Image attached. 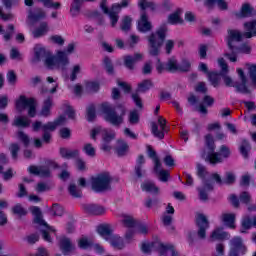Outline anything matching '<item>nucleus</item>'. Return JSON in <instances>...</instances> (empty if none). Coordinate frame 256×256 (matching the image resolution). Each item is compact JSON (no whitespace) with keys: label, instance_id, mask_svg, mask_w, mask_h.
<instances>
[{"label":"nucleus","instance_id":"1","mask_svg":"<svg viewBox=\"0 0 256 256\" xmlns=\"http://www.w3.org/2000/svg\"><path fill=\"white\" fill-rule=\"evenodd\" d=\"M218 65L221 67L220 75L226 87H235L237 93H242L243 95H251V90L249 89V87H247V76H245V72H243V69H237L238 77L241 81V83H239L234 82L233 78L227 75V73H229V66H227V63H225V59L219 58Z\"/></svg>","mask_w":256,"mask_h":256},{"label":"nucleus","instance_id":"2","mask_svg":"<svg viewBox=\"0 0 256 256\" xmlns=\"http://www.w3.org/2000/svg\"><path fill=\"white\" fill-rule=\"evenodd\" d=\"M100 111L103 113L104 121L113 125V127H121L125 123L127 108L125 104L118 103L115 107L109 102H104L100 106Z\"/></svg>","mask_w":256,"mask_h":256},{"label":"nucleus","instance_id":"3","mask_svg":"<svg viewBox=\"0 0 256 256\" xmlns=\"http://www.w3.org/2000/svg\"><path fill=\"white\" fill-rule=\"evenodd\" d=\"M65 123V116H60L57 120L54 122H47L46 124H43L41 121H36L32 124V129L34 132L39 131V129H42L43 135H42V141L39 138L34 139V147L36 149H41L43 147V143H46V145H49L51 143L53 131L59 127V125H63Z\"/></svg>","mask_w":256,"mask_h":256},{"label":"nucleus","instance_id":"4","mask_svg":"<svg viewBox=\"0 0 256 256\" xmlns=\"http://www.w3.org/2000/svg\"><path fill=\"white\" fill-rule=\"evenodd\" d=\"M167 37V26H161L156 32H152L147 36L149 54L152 57H157L165 43V38Z\"/></svg>","mask_w":256,"mask_h":256},{"label":"nucleus","instance_id":"5","mask_svg":"<svg viewBox=\"0 0 256 256\" xmlns=\"http://www.w3.org/2000/svg\"><path fill=\"white\" fill-rule=\"evenodd\" d=\"M111 183H113V177L109 172H102L91 178L92 189L95 193L111 191Z\"/></svg>","mask_w":256,"mask_h":256},{"label":"nucleus","instance_id":"6","mask_svg":"<svg viewBox=\"0 0 256 256\" xmlns=\"http://www.w3.org/2000/svg\"><path fill=\"white\" fill-rule=\"evenodd\" d=\"M205 143L209 150L208 154L203 152L201 157L211 165H217V163H223V158L219 153L215 152V140L211 134L205 136Z\"/></svg>","mask_w":256,"mask_h":256},{"label":"nucleus","instance_id":"7","mask_svg":"<svg viewBox=\"0 0 256 256\" xmlns=\"http://www.w3.org/2000/svg\"><path fill=\"white\" fill-rule=\"evenodd\" d=\"M69 56L65 51H58L55 56L50 57L48 69H60V71H66L69 65Z\"/></svg>","mask_w":256,"mask_h":256},{"label":"nucleus","instance_id":"8","mask_svg":"<svg viewBox=\"0 0 256 256\" xmlns=\"http://www.w3.org/2000/svg\"><path fill=\"white\" fill-rule=\"evenodd\" d=\"M100 9L104 15H108L111 27H115L119 21V13H121V6L119 3L112 4L111 8L107 7V0H101Z\"/></svg>","mask_w":256,"mask_h":256},{"label":"nucleus","instance_id":"9","mask_svg":"<svg viewBox=\"0 0 256 256\" xmlns=\"http://www.w3.org/2000/svg\"><path fill=\"white\" fill-rule=\"evenodd\" d=\"M151 87H153V81L151 79H146L140 82L138 84L136 92L132 93V100L134 101L138 109H143V100H141V96H139V93H147V91H149Z\"/></svg>","mask_w":256,"mask_h":256},{"label":"nucleus","instance_id":"10","mask_svg":"<svg viewBox=\"0 0 256 256\" xmlns=\"http://www.w3.org/2000/svg\"><path fill=\"white\" fill-rule=\"evenodd\" d=\"M53 56V54L49 51L46 50L45 48L36 45L34 47V57L31 60V63H33V65L37 64V63H41V61L44 62L45 67H49V63L51 62V57Z\"/></svg>","mask_w":256,"mask_h":256},{"label":"nucleus","instance_id":"11","mask_svg":"<svg viewBox=\"0 0 256 256\" xmlns=\"http://www.w3.org/2000/svg\"><path fill=\"white\" fill-rule=\"evenodd\" d=\"M156 70L158 73L167 71L168 73H179V61L175 57H170L166 63H162L160 59L156 64Z\"/></svg>","mask_w":256,"mask_h":256},{"label":"nucleus","instance_id":"12","mask_svg":"<svg viewBox=\"0 0 256 256\" xmlns=\"http://www.w3.org/2000/svg\"><path fill=\"white\" fill-rule=\"evenodd\" d=\"M227 33H228V36H227L228 49L229 51L233 52V55H235L237 51H239L237 46H235V41L239 43L243 41V37L245 36L243 35V33H241V31L235 30V29H228Z\"/></svg>","mask_w":256,"mask_h":256},{"label":"nucleus","instance_id":"13","mask_svg":"<svg viewBox=\"0 0 256 256\" xmlns=\"http://www.w3.org/2000/svg\"><path fill=\"white\" fill-rule=\"evenodd\" d=\"M196 226L198 227L197 235L199 239H206L207 229H209V219L204 214H197Z\"/></svg>","mask_w":256,"mask_h":256},{"label":"nucleus","instance_id":"14","mask_svg":"<svg viewBox=\"0 0 256 256\" xmlns=\"http://www.w3.org/2000/svg\"><path fill=\"white\" fill-rule=\"evenodd\" d=\"M158 125H160L161 130H159ZM158 125L155 122L151 123L152 134L154 135V137H157L158 139H164L165 138V132L167 131V129H166L167 120L165 118H163L162 116H159L158 117Z\"/></svg>","mask_w":256,"mask_h":256},{"label":"nucleus","instance_id":"15","mask_svg":"<svg viewBox=\"0 0 256 256\" xmlns=\"http://www.w3.org/2000/svg\"><path fill=\"white\" fill-rule=\"evenodd\" d=\"M30 211L32 213V215L34 216V223H36V225H39V227H44V229H48L49 231H52L53 233H55V229H53V227L49 226V224H47L44 220H43V212H41V208L37 207V206H32L30 208Z\"/></svg>","mask_w":256,"mask_h":256},{"label":"nucleus","instance_id":"16","mask_svg":"<svg viewBox=\"0 0 256 256\" xmlns=\"http://www.w3.org/2000/svg\"><path fill=\"white\" fill-rule=\"evenodd\" d=\"M255 9L251 7V4L245 3L241 6L240 11H236L233 13L234 17L237 19H249V17H253Z\"/></svg>","mask_w":256,"mask_h":256},{"label":"nucleus","instance_id":"17","mask_svg":"<svg viewBox=\"0 0 256 256\" xmlns=\"http://www.w3.org/2000/svg\"><path fill=\"white\" fill-rule=\"evenodd\" d=\"M237 49L238 50L235 54H233V51L224 53V57H227L229 61L235 63L237 61V55H239V53H246L247 55L251 53V46L247 44H242L240 47H237Z\"/></svg>","mask_w":256,"mask_h":256},{"label":"nucleus","instance_id":"18","mask_svg":"<svg viewBox=\"0 0 256 256\" xmlns=\"http://www.w3.org/2000/svg\"><path fill=\"white\" fill-rule=\"evenodd\" d=\"M28 171L31 175H37L38 177H51L49 166H30Z\"/></svg>","mask_w":256,"mask_h":256},{"label":"nucleus","instance_id":"19","mask_svg":"<svg viewBox=\"0 0 256 256\" xmlns=\"http://www.w3.org/2000/svg\"><path fill=\"white\" fill-rule=\"evenodd\" d=\"M151 29H153V25H151V22H149L147 13L143 12L140 20L138 21V31H140V33H148V31H151Z\"/></svg>","mask_w":256,"mask_h":256},{"label":"nucleus","instance_id":"20","mask_svg":"<svg viewBox=\"0 0 256 256\" xmlns=\"http://www.w3.org/2000/svg\"><path fill=\"white\" fill-rule=\"evenodd\" d=\"M230 237L229 232L223 231V228H215L210 235V241L211 243L215 241H225V239H229Z\"/></svg>","mask_w":256,"mask_h":256},{"label":"nucleus","instance_id":"21","mask_svg":"<svg viewBox=\"0 0 256 256\" xmlns=\"http://www.w3.org/2000/svg\"><path fill=\"white\" fill-rule=\"evenodd\" d=\"M207 191H213V182L209 180H204L203 187L198 188L200 201H207L209 199V194L207 193Z\"/></svg>","mask_w":256,"mask_h":256},{"label":"nucleus","instance_id":"22","mask_svg":"<svg viewBox=\"0 0 256 256\" xmlns=\"http://www.w3.org/2000/svg\"><path fill=\"white\" fill-rule=\"evenodd\" d=\"M143 165H145V156L139 155L134 168V173L138 179H142L147 173L145 169H143Z\"/></svg>","mask_w":256,"mask_h":256},{"label":"nucleus","instance_id":"23","mask_svg":"<svg viewBox=\"0 0 256 256\" xmlns=\"http://www.w3.org/2000/svg\"><path fill=\"white\" fill-rule=\"evenodd\" d=\"M83 209L88 215H105V207L97 204H86Z\"/></svg>","mask_w":256,"mask_h":256},{"label":"nucleus","instance_id":"24","mask_svg":"<svg viewBox=\"0 0 256 256\" xmlns=\"http://www.w3.org/2000/svg\"><path fill=\"white\" fill-rule=\"evenodd\" d=\"M158 251L161 256H167V251H171L172 256H181L177 250H175V246L173 244H158Z\"/></svg>","mask_w":256,"mask_h":256},{"label":"nucleus","instance_id":"25","mask_svg":"<svg viewBox=\"0 0 256 256\" xmlns=\"http://www.w3.org/2000/svg\"><path fill=\"white\" fill-rule=\"evenodd\" d=\"M60 249L64 255H69L71 251H75V245H73L71 239L63 237L60 239Z\"/></svg>","mask_w":256,"mask_h":256},{"label":"nucleus","instance_id":"26","mask_svg":"<svg viewBox=\"0 0 256 256\" xmlns=\"http://www.w3.org/2000/svg\"><path fill=\"white\" fill-rule=\"evenodd\" d=\"M59 154H60V157H62V159H77V157H79V150L78 149L71 150L66 147H61L59 149Z\"/></svg>","mask_w":256,"mask_h":256},{"label":"nucleus","instance_id":"27","mask_svg":"<svg viewBox=\"0 0 256 256\" xmlns=\"http://www.w3.org/2000/svg\"><path fill=\"white\" fill-rule=\"evenodd\" d=\"M34 98H27L25 95H21L18 100H16V109L20 113L27 109L28 105L33 103Z\"/></svg>","mask_w":256,"mask_h":256},{"label":"nucleus","instance_id":"28","mask_svg":"<svg viewBox=\"0 0 256 256\" xmlns=\"http://www.w3.org/2000/svg\"><path fill=\"white\" fill-rule=\"evenodd\" d=\"M217 5L219 9L222 11H227L228 5L225 0H204V7H207L208 9H213Z\"/></svg>","mask_w":256,"mask_h":256},{"label":"nucleus","instance_id":"29","mask_svg":"<svg viewBox=\"0 0 256 256\" xmlns=\"http://www.w3.org/2000/svg\"><path fill=\"white\" fill-rule=\"evenodd\" d=\"M235 219L236 215L233 213H223L221 215L222 223H224L226 227H229V229H235Z\"/></svg>","mask_w":256,"mask_h":256},{"label":"nucleus","instance_id":"30","mask_svg":"<svg viewBox=\"0 0 256 256\" xmlns=\"http://www.w3.org/2000/svg\"><path fill=\"white\" fill-rule=\"evenodd\" d=\"M47 33H49V24L47 22H41L39 27L32 32V35L34 39H39V37H44Z\"/></svg>","mask_w":256,"mask_h":256},{"label":"nucleus","instance_id":"31","mask_svg":"<svg viewBox=\"0 0 256 256\" xmlns=\"http://www.w3.org/2000/svg\"><path fill=\"white\" fill-rule=\"evenodd\" d=\"M106 241H109L114 249L121 250L125 247V243L123 242L122 238L114 234H112L111 237H107Z\"/></svg>","mask_w":256,"mask_h":256},{"label":"nucleus","instance_id":"32","mask_svg":"<svg viewBox=\"0 0 256 256\" xmlns=\"http://www.w3.org/2000/svg\"><path fill=\"white\" fill-rule=\"evenodd\" d=\"M51 107H53V98L48 97L44 100L40 115H42V117H49L51 115Z\"/></svg>","mask_w":256,"mask_h":256},{"label":"nucleus","instance_id":"33","mask_svg":"<svg viewBox=\"0 0 256 256\" xmlns=\"http://www.w3.org/2000/svg\"><path fill=\"white\" fill-rule=\"evenodd\" d=\"M12 125H14V127L27 128L31 125V119H29L27 116H20L14 119Z\"/></svg>","mask_w":256,"mask_h":256},{"label":"nucleus","instance_id":"34","mask_svg":"<svg viewBox=\"0 0 256 256\" xmlns=\"http://www.w3.org/2000/svg\"><path fill=\"white\" fill-rule=\"evenodd\" d=\"M97 232L105 241H107V237H111L113 235V230H111V226L109 225H100L97 228Z\"/></svg>","mask_w":256,"mask_h":256},{"label":"nucleus","instance_id":"35","mask_svg":"<svg viewBox=\"0 0 256 256\" xmlns=\"http://www.w3.org/2000/svg\"><path fill=\"white\" fill-rule=\"evenodd\" d=\"M181 13H183L182 9L176 10L174 13L170 14L168 16V23L171 25H177L179 23H183V20L181 19Z\"/></svg>","mask_w":256,"mask_h":256},{"label":"nucleus","instance_id":"36","mask_svg":"<svg viewBox=\"0 0 256 256\" xmlns=\"http://www.w3.org/2000/svg\"><path fill=\"white\" fill-rule=\"evenodd\" d=\"M141 189L146 191V193H154L156 195L159 193V188L155 186V183L149 181L142 183Z\"/></svg>","mask_w":256,"mask_h":256},{"label":"nucleus","instance_id":"37","mask_svg":"<svg viewBox=\"0 0 256 256\" xmlns=\"http://www.w3.org/2000/svg\"><path fill=\"white\" fill-rule=\"evenodd\" d=\"M127 151H129V145H127V142L123 140H118V146L116 147V153L118 157H123L124 155H127Z\"/></svg>","mask_w":256,"mask_h":256},{"label":"nucleus","instance_id":"38","mask_svg":"<svg viewBox=\"0 0 256 256\" xmlns=\"http://www.w3.org/2000/svg\"><path fill=\"white\" fill-rule=\"evenodd\" d=\"M121 221H122V224L124 225V227H127L128 229H133V227H135L137 225L135 218H133V216H131V215L123 214Z\"/></svg>","mask_w":256,"mask_h":256},{"label":"nucleus","instance_id":"39","mask_svg":"<svg viewBox=\"0 0 256 256\" xmlns=\"http://www.w3.org/2000/svg\"><path fill=\"white\" fill-rule=\"evenodd\" d=\"M249 151H251V144H249V141L242 140L240 145V153L244 159L249 158Z\"/></svg>","mask_w":256,"mask_h":256},{"label":"nucleus","instance_id":"40","mask_svg":"<svg viewBox=\"0 0 256 256\" xmlns=\"http://www.w3.org/2000/svg\"><path fill=\"white\" fill-rule=\"evenodd\" d=\"M208 79L212 86L219 87L221 83V73L210 72L208 73Z\"/></svg>","mask_w":256,"mask_h":256},{"label":"nucleus","instance_id":"41","mask_svg":"<svg viewBox=\"0 0 256 256\" xmlns=\"http://www.w3.org/2000/svg\"><path fill=\"white\" fill-rule=\"evenodd\" d=\"M83 153L87 155V157H95L97 155V150L91 143H85L82 147Z\"/></svg>","mask_w":256,"mask_h":256},{"label":"nucleus","instance_id":"42","mask_svg":"<svg viewBox=\"0 0 256 256\" xmlns=\"http://www.w3.org/2000/svg\"><path fill=\"white\" fill-rule=\"evenodd\" d=\"M68 191L70 195L72 197H75L76 199L83 197V192H81V189H79L75 184H70L68 187Z\"/></svg>","mask_w":256,"mask_h":256},{"label":"nucleus","instance_id":"43","mask_svg":"<svg viewBox=\"0 0 256 256\" xmlns=\"http://www.w3.org/2000/svg\"><path fill=\"white\" fill-rule=\"evenodd\" d=\"M191 71V62L187 59H183L181 64H178L179 73H189Z\"/></svg>","mask_w":256,"mask_h":256},{"label":"nucleus","instance_id":"44","mask_svg":"<svg viewBox=\"0 0 256 256\" xmlns=\"http://www.w3.org/2000/svg\"><path fill=\"white\" fill-rule=\"evenodd\" d=\"M50 213L53 217H62L63 213H65V209L59 204H53Z\"/></svg>","mask_w":256,"mask_h":256},{"label":"nucleus","instance_id":"45","mask_svg":"<svg viewBox=\"0 0 256 256\" xmlns=\"http://www.w3.org/2000/svg\"><path fill=\"white\" fill-rule=\"evenodd\" d=\"M132 19L131 17L129 16H125L123 19H122V24L120 26V29L122 31H124V33H127L128 31H131V23H132Z\"/></svg>","mask_w":256,"mask_h":256},{"label":"nucleus","instance_id":"46","mask_svg":"<svg viewBox=\"0 0 256 256\" xmlns=\"http://www.w3.org/2000/svg\"><path fill=\"white\" fill-rule=\"evenodd\" d=\"M46 14L43 10H38L36 13L29 14L28 18L30 21H33V23H37V21H40V19H45Z\"/></svg>","mask_w":256,"mask_h":256},{"label":"nucleus","instance_id":"47","mask_svg":"<svg viewBox=\"0 0 256 256\" xmlns=\"http://www.w3.org/2000/svg\"><path fill=\"white\" fill-rule=\"evenodd\" d=\"M9 151L11 153L12 159L17 161V158L19 157V151H21V146H19L17 143H12L9 147Z\"/></svg>","mask_w":256,"mask_h":256},{"label":"nucleus","instance_id":"48","mask_svg":"<svg viewBox=\"0 0 256 256\" xmlns=\"http://www.w3.org/2000/svg\"><path fill=\"white\" fill-rule=\"evenodd\" d=\"M17 137L21 143H23L24 147H27L31 143V139L29 138V135H27L23 131H18L17 132Z\"/></svg>","mask_w":256,"mask_h":256},{"label":"nucleus","instance_id":"49","mask_svg":"<svg viewBox=\"0 0 256 256\" xmlns=\"http://www.w3.org/2000/svg\"><path fill=\"white\" fill-rule=\"evenodd\" d=\"M12 213L14 215H18L19 217H25V215H27V210L25 208H23V206L21 204H16L12 208Z\"/></svg>","mask_w":256,"mask_h":256},{"label":"nucleus","instance_id":"50","mask_svg":"<svg viewBox=\"0 0 256 256\" xmlns=\"http://www.w3.org/2000/svg\"><path fill=\"white\" fill-rule=\"evenodd\" d=\"M78 247L80 249H89V247H93V241H91L85 237H82L78 241Z\"/></svg>","mask_w":256,"mask_h":256},{"label":"nucleus","instance_id":"51","mask_svg":"<svg viewBox=\"0 0 256 256\" xmlns=\"http://www.w3.org/2000/svg\"><path fill=\"white\" fill-rule=\"evenodd\" d=\"M237 181V177L233 172H226L224 177V185H233Z\"/></svg>","mask_w":256,"mask_h":256},{"label":"nucleus","instance_id":"52","mask_svg":"<svg viewBox=\"0 0 256 256\" xmlns=\"http://www.w3.org/2000/svg\"><path fill=\"white\" fill-rule=\"evenodd\" d=\"M138 5L143 11H145V9H152V11H154L155 9V3L152 1L139 0Z\"/></svg>","mask_w":256,"mask_h":256},{"label":"nucleus","instance_id":"53","mask_svg":"<svg viewBox=\"0 0 256 256\" xmlns=\"http://www.w3.org/2000/svg\"><path fill=\"white\" fill-rule=\"evenodd\" d=\"M49 40L51 43H54V45H59L60 47L65 45V38H63L61 35H52L50 36Z\"/></svg>","mask_w":256,"mask_h":256},{"label":"nucleus","instance_id":"54","mask_svg":"<svg viewBox=\"0 0 256 256\" xmlns=\"http://www.w3.org/2000/svg\"><path fill=\"white\" fill-rule=\"evenodd\" d=\"M124 65L127 69H135V60H133V55L124 56Z\"/></svg>","mask_w":256,"mask_h":256},{"label":"nucleus","instance_id":"55","mask_svg":"<svg viewBox=\"0 0 256 256\" xmlns=\"http://www.w3.org/2000/svg\"><path fill=\"white\" fill-rule=\"evenodd\" d=\"M103 63L108 75H113L114 68H113V62L111 61V58L105 57L103 60Z\"/></svg>","mask_w":256,"mask_h":256},{"label":"nucleus","instance_id":"56","mask_svg":"<svg viewBox=\"0 0 256 256\" xmlns=\"http://www.w3.org/2000/svg\"><path fill=\"white\" fill-rule=\"evenodd\" d=\"M197 175L200 179H202V183L207 181V179H205L207 176V169L202 164H197Z\"/></svg>","mask_w":256,"mask_h":256},{"label":"nucleus","instance_id":"57","mask_svg":"<svg viewBox=\"0 0 256 256\" xmlns=\"http://www.w3.org/2000/svg\"><path fill=\"white\" fill-rule=\"evenodd\" d=\"M40 236L39 233H32L28 236L25 237V241L27 242L28 245H35V243H37V241H39Z\"/></svg>","mask_w":256,"mask_h":256},{"label":"nucleus","instance_id":"58","mask_svg":"<svg viewBox=\"0 0 256 256\" xmlns=\"http://www.w3.org/2000/svg\"><path fill=\"white\" fill-rule=\"evenodd\" d=\"M99 83L98 82H87L86 83V91L88 93H97L99 91Z\"/></svg>","mask_w":256,"mask_h":256},{"label":"nucleus","instance_id":"59","mask_svg":"<svg viewBox=\"0 0 256 256\" xmlns=\"http://www.w3.org/2000/svg\"><path fill=\"white\" fill-rule=\"evenodd\" d=\"M96 118H97V114L95 112V106H89L87 108V121L91 123L95 121Z\"/></svg>","mask_w":256,"mask_h":256},{"label":"nucleus","instance_id":"60","mask_svg":"<svg viewBox=\"0 0 256 256\" xmlns=\"http://www.w3.org/2000/svg\"><path fill=\"white\" fill-rule=\"evenodd\" d=\"M28 115L29 117H35L37 115V103L35 98L32 100V103L28 105Z\"/></svg>","mask_w":256,"mask_h":256},{"label":"nucleus","instance_id":"61","mask_svg":"<svg viewBox=\"0 0 256 256\" xmlns=\"http://www.w3.org/2000/svg\"><path fill=\"white\" fill-rule=\"evenodd\" d=\"M129 123H131V125H137V123H139V112H137V110L130 112Z\"/></svg>","mask_w":256,"mask_h":256},{"label":"nucleus","instance_id":"62","mask_svg":"<svg viewBox=\"0 0 256 256\" xmlns=\"http://www.w3.org/2000/svg\"><path fill=\"white\" fill-rule=\"evenodd\" d=\"M161 203V200L159 198H148L145 202V207H147L148 209H151V207H157V205H159Z\"/></svg>","mask_w":256,"mask_h":256},{"label":"nucleus","instance_id":"63","mask_svg":"<svg viewBox=\"0 0 256 256\" xmlns=\"http://www.w3.org/2000/svg\"><path fill=\"white\" fill-rule=\"evenodd\" d=\"M220 156L224 157V159H229L231 157V150L229 149L228 146L222 145L220 147V153H218Z\"/></svg>","mask_w":256,"mask_h":256},{"label":"nucleus","instance_id":"64","mask_svg":"<svg viewBox=\"0 0 256 256\" xmlns=\"http://www.w3.org/2000/svg\"><path fill=\"white\" fill-rule=\"evenodd\" d=\"M239 199L241 203H245V205H248V203H251V194L249 192L244 191L240 194Z\"/></svg>","mask_w":256,"mask_h":256}]
</instances>
